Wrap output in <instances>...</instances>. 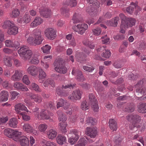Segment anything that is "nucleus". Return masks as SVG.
<instances>
[{
	"label": "nucleus",
	"mask_w": 146,
	"mask_h": 146,
	"mask_svg": "<svg viewBox=\"0 0 146 146\" xmlns=\"http://www.w3.org/2000/svg\"><path fill=\"white\" fill-rule=\"evenodd\" d=\"M86 133L88 136H90L91 138H94L96 136L97 131L96 127H88L86 128Z\"/></svg>",
	"instance_id": "nucleus-17"
},
{
	"label": "nucleus",
	"mask_w": 146,
	"mask_h": 146,
	"mask_svg": "<svg viewBox=\"0 0 146 146\" xmlns=\"http://www.w3.org/2000/svg\"><path fill=\"white\" fill-rule=\"evenodd\" d=\"M40 12V14L46 18H48L51 15V11L47 7H46L43 9H41Z\"/></svg>",
	"instance_id": "nucleus-27"
},
{
	"label": "nucleus",
	"mask_w": 146,
	"mask_h": 146,
	"mask_svg": "<svg viewBox=\"0 0 146 146\" xmlns=\"http://www.w3.org/2000/svg\"><path fill=\"white\" fill-rule=\"evenodd\" d=\"M23 72L21 70H17L14 75L11 77V80L15 81L19 80L23 75Z\"/></svg>",
	"instance_id": "nucleus-25"
},
{
	"label": "nucleus",
	"mask_w": 146,
	"mask_h": 146,
	"mask_svg": "<svg viewBox=\"0 0 146 146\" xmlns=\"http://www.w3.org/2000/svg\"><path fill=\"white\" fill-rule=\"evenodd\" d=\"M126 111L128 112H132L135 110V105L133 104H129L126 108Z\"/></svg>",
	"instance_id": "nucleus-54"
},
{
	"label": "nucleus",
	"mask_w": 146,
	"mask_h": 146,
	"mask_svg": "<svg viewBox=\"0 0 146 146\" xmlns=\"http://www.w3.org/2000/svg\"><path fill=\"white\" fill-rule=\"evenodd\" d=\"M23 130L27 133H32L35 135L37 134V131L35 130L33 126L29 123H24L23 125Z\"/></svg>",
	"instance_id": "nucleus-14"
},
{
	"label": "nucleus",
	"mask_w": 146,
	"mask_h": 146,
	"mask_svg": "<svg viewBox=\"0 0 146 146\" xmlns=\"http://www.w3.org/2000/svg\"><path fill=\"white\" fill-rule=\"evenodd\" d=\"M74 85L72 84H63L61 87H58L56 90V93L61 96L66 97L69 94V91L73 88Z\"/></svg>",
	"instance_id": "nucleus-2"
},
{
	"label": "nucleus",
	"mask_w": 146,
	"mask_h": 146,
	"mask_svg": "<svg viewBox=\"0 0 146 146\" xmlns=\"http://www.w3.org/2000/svg\"><path fill=\"white\" fill-rule=\"evenodd\" d=\"M51 46L48 44H46L44 46L41 48V50L44 53L48 54L50 52Z\"/></svg>",
	"instance_id": "nucleus-47"
},
{
	"label": "nucleus",
	"mask_w": 146,
	"mask_h": 146,
	"mask_svg": "<svg viewBox=\"0 0 146 146\" xmlns=\"http://www.w3.org/2000/svg\"><path fill=\"white\" fill-rule=\"evenodd\" d=\"M22 81L26 85H29L30 83L28 76L27 75H24L22 79Z\"/></svg>",
	"instance_id": "nucleus-56"
},
{
	"label": "nucleus",
	"mask_w": 146,
	"mask_h": 146,
	"mask_svg": "<svg viewBox=\"0 0 146 146\" xmlns=\"http://www.w3.org/2000/svg\"><path fill=\"white\" fill-rule=\"evenodd\" d=\"M31 86L33 89L35 91L38 92H40L41 91V90L39 88L38 86L36 83H32Z\"/></svg>",
	"instance_id": "nucleus-59"
},
{
	"label": "nucleus",
	"mask_w": 146,
	"mask_h": 146,
	"mask_svg": "<svg viewBox=\"0 0 146 146\" xmlns=\"http://www.w3.org/2000/svg\"><path fill=\"white\" fill-rule=\"evenodd\" d=\"M96 50L98 52H103V53L101 54V55L103 57L108 58L111 55V53L110 51L108 50H106L104 46H99L97 48Z\"/></svg>",
	"instance_id": "nucleus-15"
},
{
	"label": "nucleus",
	"mask_w": 146,
	"mask_h": 146,
	"mask_svg": "<svg viewBox=\"0 0 146 146\" xmlns=\"http://www.w3.org/2000/svg\"><path fill=\"white\" fill-rule=\"evenodd\" d=\"M87 142L85 138H82L79 140L78 144L75 145V146H86Z\"/></svg>",
	"instance_id": "nucleus-45"
},
{
	"label": "nucleus",
	"mask_w": 146,
	"mask_h": 146,
	"mask_svg": "<svg viewBox=\"0 0 146 146\" xmlns=\"http://www.w3.org/2000/svg\"><path fill=\"white\" fill-rule=\"evenodd\" d=\"M88 25L84 23H81L77 26L73 27L72 28L76 32L80 35H82L88 28Z\"/></svg>",
	"instance_id": "nucleus-10"
},
{
	"label": "nucleus",
	"mask_w": 146,
	"mask_h": 146,
	"mask_svg": "<svg viewBox=\"0 0 146 146\" xmlns=\"http://www.w3.org/2000/svg\"><path fill=\"white\" fill-rule=\"evenodd\" d=\"M41 144L43 146H56L55 143L50 141H47L45 140H43L42 141Z\"/></svg>",
	"instance_id": "nucleus-44"
},
{
	"label": "nucleus",
	"mask_w": 146,
	"mask_h": 146,
	"mask_svg": "<svg viewBox=\"0 0 146 146\" xmlns=\"http://www.w3.org/2000/svg\"><path fill=\"white\" fill-rule=\"evenodd\" d=\"M69 137L68 142L71 145H73L78 140L80 137V133L76 129H71L68 135Z\"/></svg>",
	"instance_id": "nucleus-7"
},
{
	"label": "nucleus",
	"mask_w": 146,
	"mask_h": 146,
	"mask_svg": "<svg viewBox=\"0 0 146 146\" xmlns=\"http://www.w3.org/2000/svg\"><path fill=\"white\" fill-rule=\"evenodd\" d=\"M48 113L47 110L43 109L39 114L37 118L40 119H49L50 121H52L53 119L50 118V117L47 114Z\"/></svg>",
	"instance_id": "nucleus-19"
},
{
	"label": "nucleus",
	"mask_w": 146,
	"mask_h": 146,
	"mask_svg": "<svg viewBox=\"0 0 146 146\" xmlns=\"http://www.w3.org/2000/svg\"><path fill=\"white\" fill-rule=\"evenodd\" d=\"M85 53H83L82 52H77L75 56L76 60L78 62L81 63H83L85 60V56L86 54H89L90 53V51L87 50L86 51L85 50Z\"/></svg>",
	"instance_id": "nucleus-16"
},
{
	"label": "nucleus",
	"mask_w": 146,
	"mask_h": 146,
	"mask_svg": "<svg viewBox=\"0 0 146 146\" xmlns=\"http://www.w3.org/2000/svg\"><path fill=\"white\" fill-rule=\"evenodd\" d=\"M48 128V125L45 123H41L40 124L38 127L39 131L41 132L45 131Z\"/></svg>",
	"instance_id": "nucleus-49"
},
{
	"label": "nucleus",
	"mask_w": 146,
	"mask_h": 146,
	"mask_svg": "<svg viewBox=\"0 0 146 146\" xmlns=\"http://www.w3.org/2000/svg\"><path fill=\"white\" fill-rule=\"evenodd\" d=\"M90 104L91 106L92 109L94 112H97L98 111L99 107L98 101L97 102H94Z\"/></svg>",
	"instance_id": "nucleus-55"
},
{
	"label": "nucleus",
	"mask_w": 146,
	"mask_h": 146,
	"mask_svg": "<svg viewBox=\"0 0 146 146\" xmlns=\"http://www.w3.org/2000/svg\"><path fill=\"white\" fill-rule=\"evenodd\" d=\"M138 111L140 113H146V103L140 104L138 106Z\"/></svg>",
	"instance_id": "nucleus-38"
},
{
	"label": "nucleus",
	"mask_w": 146,
	"mask_h": 146,
	"mask_svg": "<svg viewBox=\"0 0 146 146\" xmlns=\"http://www.w3.org/2000/svg\"><path fill=\"white\" fill-rule=\"evenodd\" d=\"M29 96L32 99H33L36 103H40L42 101V98L40 95L32 93H30Z\"/></svg>",
	"instance_id": "nucleus-32"
},
{
	"label": "nucleus",
	"mask_w": 146,
	"mask_h": 146,
	"mask_svg": "<svg viewBox=\"0 0 146 146\" xmlns=\"http://www.w3.org/2000/svg\"><path fill=\"white\" fill-rule=\"evenodd\" d=\"M20 14V11L18 9H13L10 14V16L12 18H17Z\"/></svg>",
	"instance_id": "nucleus-48"
},
{
	"label": "nucleus",
	"mask_w": 146,
	"mask_h": 146,
	"mask_svg": "<svg viewBox=\"0 0 146 146\" xmlns=\"http://www.w3.org/2000/svg\"><path fill=\"white\" fill-rule=\"evenodd\" d=\"M81 108L83 110H86L89 108V105L86 101H82L81 104Z\"/></svg>",
	"instance_id": "nucleus-53"
},
{
	"label": "nucleus",
	"mask_w": 146,
	"mask_h": 146,
	"mask_svg": "<svg viewBox=\"0 0 146 146\" xmlns=\"http://www.w3.org/2000/svg\"><path fill=\"white\" fill-rule=\"evenodd\" d=\"M49 84L52 87H54L55 86L54 82L49 79H47L44 82L43 84V86L45 87H47Z\"/></svg>",
	"instance_id": "nucleus-42"
},
{
	"label": "nucleus",
	"mask_w": 146,
	"mask_h": 146,
	"mask_svg": "<svg viewBox=\"0 0 146 146\" xmlns=\"http://www.w3.org/2000/svg\"><path fill=\"white\" fill-rule=\"evenodd\" d=\"M86 124L88 125H92L95 124L96 121L95 119L92 117H88L85 121Z\"/></svg>",
	"instance_id": "nucleus-46"
},
{
	"label": "nucleus",
	"mask_w": 146,
	"mask_h": 146,
	"mask_svg": "<svg viewBox=\"0 0 146 146\" xmlns=\"http://www.w3.org/2000/svg\"><path fill=\"white\" fill-rule=\"evenodd\" d=\"M5 46L9 48H13L14 50H17L19 47L20 44L19 42L16 41H13L10 40H6L5 42Z\"/></svg>",
	"instance_id": "nucleus-11"
},
{
	"label": "nucleus",
	"mask_w": 146,
	"mask_h": 146,
	"mask_svg": "<svg viewBox=\"0 0 146 146\" xmlns=\"http://www.w3.org/2000/svg\"><path fill=\"white\" fill-rule=\"evenodd\" d=\"M18 52L21 58L25 60H30L34 64L39 63V58L37 55H33V52L29 48L26 46H23L18 50Z\"/></svg>",
	"instance_id": "nucleus-1"
},
{
	"label": "nucleus",
	"mask_w": 146,
	"mask_h": 146,
	"mask_svg": "<svg viewBox=\"0 0 146 146\" xmlns=\"http://www.w3.org/2000/svg\"><path fill=\"white\" fill-rule=\"evenodd\" d=\"M57 113L59 116V121L61 122H65L67 119L66 116L63 114L62 112L60 111H58Z\"/></svg>",
	"instance_id": "nucleus-37"
},
{
	"label": "nucleus",
	"mask_w": 146,
	"mask_h": 146,
	"mask_svg": "<svg viewBox=\"0 0 146 146\" xmlns=\"http://www.w3.org/2000/svg\"><path fill=\"white\" fill-rule=\"evenodd\" d=\"M33 35L35 45L41 44L43 39L41 36L40 30L39 29H35L33 31Z\"/></svg>",
	"instance_id": "nucleus-8"
},
{
	"label": "nucleus",
	"mask_w": 146,
	"mask_h": 146,
	"mask_svg": "<svg viewBox=\"0 0 146 146\" xmlns=\"http://www.w3.org/2000/svg\"><path fill=\"white\" fill-rule=\"evenodd\" d=\"M44 34L46 37L49 39H54L56 36L55 30L52 28L46 29L44 31Z\"/></svg>",
	"instance_id": "nucleus-12"
},
{
	"label": "nucleus",
	"mask_w": 146,
	"mask_h": 146,
	"mask_svg": "<svg viewBox=\"0 0 146 146\" xmlns=\"http://www.w3.org/2000/svg\"><path fill=\"white\" fill-rule=\"evenodd\" d=\"M127 119L133 122L134 127H139L138 123L141 119V117L136 114H132L126 117Z\"/></svg>",
	"instance_id": "nucleus-9"
},
{
	"label": "nucleus",
	"mask_w": 146,
	"mask_h": 146,
	"mask_svg": "<svg viewBox=\"0 0 146 146\" xmlns=\"http://www.w3.org/2000/svg\"><path fill=\"white\" fill-rule=\"evenodd\" d=\"M109 126L111 129L113 130L116 131L117 128L116 121L113 119H110L109 120Z\"/></svg>",
	"instance_id": "nucleus-36"
},
{
	"label": "nucleus",
	"mask_w": 146,
	"mask_h": 146,
	"mask_svg": "<svg viewBox=\"0 0 146 146\" xmlns=\"http://www.w3.org/2000/svg\"><path fill=\"white\" fill-rule=\"evenodd\" d=\"M70 106V104L67 100H64L63 99H61L58 100L57 102V108H59L63 107L64 109L68 108Z\"/></svg>",
	"instance_id": "nucleus-21"
},
{
	"label": "nucleus",
	"mask_w": 146,
	"mask_h": 146,
	"mask_svg": "<svg viewBox=\"0 0 146 146\" xmlns=\"http://www.w3.org/2000/svg\"><path fill=\"white\" fill-rule=\"evenodd\" d=\"M136 20L131 18H127L126 21H123L120 27V32L125 33V30L128 27H131L135 25Z\"/></svg>",
	"instance_id": "nucleus-5"
},
{
	"label": "nucleus",
	"mask_w": 146,
	"mask_h": 146,
	"mask_svg": "<svg viewBox=\"0 0 146 146\" xmlns=\"http://www.w3.org/2000/svg\"><path fill=\"white\" fill-rule=\"evenodd\" d=\"M136 92L138 94H146L145 88L144 87H141L139 88H138L136 90Z\"/></svg>",
	"instance_id": "nucleus-58"
},
{
	"label": "nucleus",
	"mask_w": 146,
	"mask_h": 146,
	"mask_svg": "<svg viewBox=\"0 0 146 146\" xmlns=\"http://www.w3.org/2000/svg\"><path fill=\"white\" fill-rule=\"evenodd\" d=\"M47 136L48 138L50 139H53L56 137L57 132L56 131L53 129H50L47 132Z\"/></svg>",
	"instance_id": "nucleus-31"
},
{
	"label": "nucleus",
	"mask_w": 146,
	"mask_h": 146,
	"mask_svg": "<svg viewBox=\"0 0 146 146\" xmlns=\"http://www.w3.org/2000/svg\"><path fill=\"white\" fill-rule=\"evenodd\" d=\"M51 58L52 56L51 55L46 56L44 57L43 59L41 61V65L45 69H47L49 67Z\"/></svg>",
	"instance_id": "nucleus-22"
},
{
	"label": "nucleus",
	"mask_w": 146,
	"mask_h": 146,
	"mask_svg": "<svg viewBox=\"0 0 146 146\" xmlns=\"http://www.w3.org/2000/svg\"><path fill=\"white\" fill-rule=\"evenodd\" d=\"M38 71L39 72L38 78L44 79L46 76L45 72L41 68H40Z\"/></svg>",
	"instance_id": "nucleus-50"
},
{
	"label": "nucleus",
	"mask_w": 146,
	"mask_h": 146,
	"mask_svg": "<svg viewBox=\"0 0 146 146\" xmlns=\"http://www.w3.org/2000/svg\"><path fill=\"white\" fill-rule=\"evenodd\" d=\"M3 61L4 64L8 67H11L12 66L13 62L11 57L10 56H5L4 57Z\"/></svg>",
	"instance_id": "nucleus-34"
},
{
	"label": "nucleus",
	"mask_w": 146,
	"mask_h": 146,
	"mask_svg": "<svg viewBox=\"0 0 146 146\" xmlns=\"http://www.w3.org/2000/svg\"><path fill=\"white\" fill-rule=\"evenodd\" d=\"M18 27L13 23L8 29L7 33L9 35H15L18 33Z\"/></svg>",
	"instance_id": "nucleus-26"
},
{
	"label": "nucleus",
	"mask_w": 146,
	"mask_h": 146,
	"mask_svg": "<svg viewBox=\"0 0 146 146\" xmlns=\"http://www.w3.org/2000/svg\"><path fill=\"white\" fill-rule=\"evenodd\" d=\"M67 123L65 122H60L59 123V127L62 133H65L67 132Z\"/></svg>",
	"instance_id": "nucleus-41"
},
{
	"label": "nucleus",
	"mask_w": 146,
	"mask_h": 146,
	"mask_svg": "<svg viewBox=\"0 0 146 146\" xmlns=\"http://www.w3.org/2000/svg\"><path fill=\"white\" fill-rule=\"evenodd\" d=\"M54 69L60 73L64 74L67 72V69L63 64L62 61L60 59H56L53 63Z\"/></svg>",
	"instance_id": "nucleus-6"
},
{
	"label": "nucleus",
	"mask_w": 146,
	"mask_h": 146,
	"mask_svg": "<svg viewBox=\"0 0 146 146\" xmlns=\"http://www.w3.org/2000/svg\"><path fill=\"white\" fill-rule=\"evenodd\" d=\"M89 99L90 104L94 102H97V101L94 95L92 94H89Z\"/></svg>",
	"instance_id": "nucleus-51"
},
{
	"label": "nucleus",
	"mask_w": 146,
	"mask_h": 146,
	"mask_svg": "<svg viewBox=\"0 0 146 146\" xmlns=\"http://www.w3.org/2000/svg\"><path fill=\"white\" fill-rule=\"evenodd\" d=\"M31 20V17L28 12L26 13L23 17L19 18L18 19L19 22L21 23H27Z\"/></svg>",
	"instance_id": "nucleus-23"
},
{
	"label": "nucleus",
	"mask_w": 146,
	"mask_h": 146,
	"mask_svg": "<svg viewBox=\"0 0 146 146\" xmlns=\"http://www.w3.org/2000/svg\"><path fill=\"white\" fill-rule=\"evenodd\" d=\"M13 86L16 89L21 90L23 91H28L29 90L24 85L19 82H16L14 83Z\"/></svg>",
	"instance_id": "nucleus-29"
},
{
	"label": "nucleus",
	"mask_w": 146,
	"mask_h": 146,
	"mask_svg": "<svg viewBox=\"0 0 146 146\" xmlns=\"http://www.w3.org/2000/svg\"><path fill=\"white\" fill-rule=\"evenodd\" d=\"M18 121L15 118H12L10 119L9 123V125L11 127L16 128L17 127Z\"/></svg>",
	"instance_id": "nucleus-40"
},
{
	"label": "nucleus",
	"mask_w": 146,
	"mask_h": 146,
	"mask_svg": "<svg viewBox=\"0 0 146 146\" xmlns=\"http://www.w3.org/2000/svg\"><path fill=\"white\" fill-rule=\"evenodd\" d=\"M57 143L59 145H62L66 141V138L64 136L61 135H58L56 138Z\"/></svg>",
	"instance_id": "nucleus-35"
},
{
	"label": "nucleus",
	"mask_w": 146,
	"mask_h": 146,
	"mask_svg": "<svg viewBox=\"0 0 146 146\" xmlns=\"http://www.w3.org/2000/svg\"><path fill=\"white\" fill-rule=\"evenodd\" d=\"M73 75H76V78L79 81H82L84 80V77L81 71L75 68H73L72 72Z\"/></svg>",
	"instance_id": "nucleus-18"
},
{
	"label": "nucleus",
	"mask_w": 146,
	"mask_h": 146,
	"mask_svg": "<svg viewBox=\"0 0 146 146\" xmlns=\"http://www.w3.org/2000/svg\"><path fill=\"white\" fill-rule=\"evenodd\" d=\"M4 133L5 135L9 138L12 139L14 141H17L22 133L16 130L7 128L4 130Z\"/></svg>",
	"instance_id": "nucleus-3"
},
{
	"label": "nucleus",
	"mask_w": 146,
	"mask_h": 146,
	"mask_svg": "<svg viewBox=\"0 0 146 146\" xmlns=\"http://www.w3.org/2000/svg\"><path fill=\"white\" fill-rule=\"evenodd\" d=\"M77 2L75 0H66L63 2L64 6L61 9L60 11L63 15L68 17L69 16V9L65 7L66 5H70L71 7L76 6Z\"/></svg>",
	"instance_id": "nucleus-4"
},
{
	"label": "nucleus",
	"mask_w": 146,
	"mask_h": 146,
	"mask_svg": "<svg viewBox=\"0 0 146 146\" xmlns=\"http://www.w3.org/2000/svg\"><path fill=\"white\" fill-rule=\"evenodd\" d=\"M9 94L7 91H3L0 93V101L5 102L8 100Z\"/></svg>",
	"instance_id": "nucleus-33"
},
{
	"label": "nucleus",
	"mask_w": 146,
	"mask_h": 146,
	"mask_svg": "<svg viewBox=\"0 0 146 146\" xmlns=\"http://www.w3.org/2000/svg\"><path fill=\"white\" fill-rule=\"evenodd\" d=\"M80 15L78 13H75L73 15L72 21L74 23H78L82 21L81 19L80 18Z\"/></svg>",
	"instance_id": "nucleus-39"
},
{
	"label": "nucleus",
	"mask_w": 146,
	"mask_h": 146,
	"mask_svg": "<svg viewBox=\"0 0 146 146\" xmlns=\"http://www.w3.org/2000/svg\"><path fill=\"white\" fill-rule=\"evenodd\" d=\"M82 92L79 90H76L74 91L71 95H70L68 98L72 101L80 100L81 98Z\"/></svg>",
	"instance_id": "nucleus-13"
},
{
	"label": "nucleus",
	"mask_w": 146,
	"mask_h": 146,
	"mask_svg": "<svg viewBox=\"0 0 146 146\" xmlns=\"http://www.w3.org/2000/svg\"><path fill=\"white\" fill-rule=\"evenodd\" d=\"M20 115H22V117L24 120L28 121L30 119V116L25 114L24 112H21Z\"/></svg>",
	"instance_id": "nucleus-63"
},
{
	"label": "nucleus",
	"mask_w": 146,
	"mask_h": 146,
	"mask_svg": "<svg viewBox=\"0 0 146 146\" xmlns=\"http://www.w3.org/2000/svg\"><path fill=\"white\" fill-rule=\"evenodd\" d=\"M13 23V22L9 20H6L3 23L2 27L3 29H6L8 28H9Z\"/></svg>",
	"instance_id": "nucleus-43"
},
{
	"label": "nucleus",
	"mask_w": 146,
	"mask_h": 146,
	"mask_svg": "<svg viewBox=\"0 0 146 146\" xmlns=\"http://www.w3.org/2000/svg\"><path fill=\"white\" fill-rule=\"evenodd\" d=\"M22 134L19 138V140L17 141H20V144L22 146H29V140L25 136H22Z\"/></svg>",
	"instance_id": "nucleus-28"
},
{
	"label": "nucleus",
	"mask_w": 146,
	"mask_h": 146,
	"mask_svg": "<svg viewBox=\"0 0 146 146\" xmlns=\"http://www.w3.org/2000/svg\"><path fill=\"white\" fill-rule=\"evenodd\" d=\"M94 35L96 36L99 35L101 33L102 30L99 27H97L92 30Z\"/></svg>",
	"instance_id": "nucleus-52"
},
{
	"label": "nucleus",
	"mask_w": 146,
	"mask_h": 146,
	"mask_svg": "<svg viewBox=\"0 0 146 146\" xmlns=\"http://www.w3.org/2000/svg\"><path fill=\"white\" fill-rule=\"evenodd\" d=\"M40 68L32 65L29 66L27 69V72L33 76H35L38 73Z\"/></svg>",
	"instance_id": "nucleus-20"
},
{
	"label": "nucleus",
	"mask_w": 146,
	"mask_h": 146,
	"mask_svg": "<svg viewBox=\"0 0 146 146\" xmlns=\"http://www.w3.org/2000/svg\"><path fill=\"white\" fill-rule=\"evenodd\" d=\"M83 68L84 70L90 72H92L94 69V67L92 66L90 67L86 66H83Z\"/></svg>",
	"instance_id": "nucleus-62"
},
{
	"label": "nucleus",
	"mask_w": 146,
	"mask_h": 146,
	"mask_svg": "<svg viewBox=\"0 0 146 146\" xmlns=\"http://www.w3.org/2000/svg\"><path fill=\"white\" fill-rule=\"evenodd\" d=\"M114 140L116 144L119 143L122 140L121 136L119 134H117L114 137Z\"/></svg>",
	"instance_id": "nucleus-61"
},
{
	"label": "nucleus",
	"mask_w": 146,
	"mask_h": 146,
	"mask_svg": "<svg viewBox=\"0 0 146 146\" xmlns=\"http://www.w3.org/2000/svg\"><path fill=\"white\" fill-rule=\"evenodd\" d=\"M14 50L7 48H5L3 49V51L5 54H12Z\"/></svg>",
	"instance_id": "nucleus-64"
},
{
	"label": "nucleus",
	"mask_w": 146,
	"mask_h": 146,
	"mask_svg": "<svg viewBox=\"0 0 146 146\" xmlns=\"http://www.w3.org/2000/svg\"><path fill=\"white\" fill-rule=\"evenodd\" d=\"M15 110L17 112L20 114V113L21 112L20 111V110L22 111H25L28 113L29 112V113H31V112L27 110V107L22 104H18L15 105Z\"/></svg>",
	"instance_id": "nucleus-24"
},
{
	"label": "nucleus",
	"mask_w": 146,
	"mask_h": 146,
	"mask_svg": "<svg viewBox=\"0 0 146 146\" xmlns=\"http://www.w3.org/2000/svg\"><path fill=\"white\" fill-rule=\"evenodd\" d=\"M27 42L30 45H35L34 38L32 36H29L27 38Z\"/></svg>",
	"instance_id": "nucleus-60"
},
{
	"label": "nucleus",
	"mask_w": 146,
	"mask_h": 146,
	"mask_svg": "<svg viewBox=\"0 0 146 146\" xmlns=\"http://www.w3.org/2000/svg\"><path fill=\"white\" fill-rule=\"evenodd\" d=\"M119 20L118 17H116L114 20H113L110 21V25L112 26L115 27H116L117 24V22Z\"/></svg>",
	"instance_id": "nucleus-57"
},
{
	"label": "nucleus",
	"mask_w": 146,
	"mask_h": 146,
	"mask_svg": "<svg viewBox=\"0 0 146 146\" xmlns=\"http://www.w3.org/2000/svg\"><path fill=\"white\" fill-rule=\"evenodd\" d=\"M43 21V19L40 17H36L30 24V26L33 28L35 27L40 25Z\"/></svg>",
	"instance_id": "nucleus-30"
}]
</instances>
